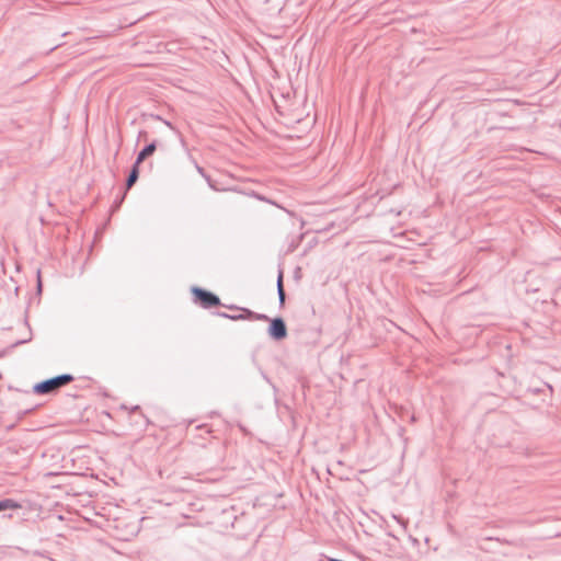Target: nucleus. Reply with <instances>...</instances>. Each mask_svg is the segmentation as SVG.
I'll return each mask as SVG.
<instances>
[{"label":"nucleus","mask_w":561,"mask_h":561,"mask_svg":"<svg viewBox=\"0 0 561 561\" xmlns=\"http://www.w3.org/2000/svg\"><path fill=\"white\" fill-rule=\"evenodd\" d=\"M73 380V376L70 374H62L44 381H41L34 386V392L37 394H47L55 390L70 383Z\"/></svg>","instance_id":"obj_1"},{"label":"nucleus","mask_w":561,"mask_h":561,"mask_svg":"<svg viewBox=\"0 0 561 561\" xmlns=\"http://www.w3.org/2000/svg\"><path fill=\"white\" fill-rule=\"evenodd\" d=\"M192 293L194 295L195 302L199 304L201 307L209 309L220 305L218 296L199 287H193Z\"/></svg>","instance_id":"obj_2"},{"label":"nucleus","mask_w":561,"mask_h":561,"mask_svg":"<svg viewBox=\"0 0 561 561\" xmlns=\"http://www.w3.org/2000/svg\"><path fill=\"white\" fill-rule=\"evenodd\" d=\"M230 309L240 310V313H233L229 314L226 312H219L218 314L222 318H227L230 320H262V321H270V318L266 314L262 313H255L247 308H239L237 306H230Z\"/></svg>","instance_id":"obj_3"},{"label":"nucleus","mask_w":561,"mask_h":561,"mask_svg":"<svg viewBox=\"0 0 561 561\" xmlns=\"http://www.w3.org/2000/svg\"><path fill=\"white\" fill-rule=\"evenodd\" d=\"M268 334L276 341L283 340L287 336L286 324L282 318H275L271 320Z\"/></svg>","instance_id":"obj_4"},{"label":"nucleus","mask_w":561,"mask_h":561,"mask_svg":"<svg viewBox=\"0 0 561 561\" xmlns=\"http://www.w3.org/2000/svg\"><path fill=\"white\" fill-rule=\"evenodd\" d=\"M157 149V142L152 141L147 145L137 156L135 163L140 164L146 158L151 156Z\"/></svg>","instance_id":"obj_5"},{"label":"nucleus","mask_w":561,"mask_h":561,"mask_svg":"<svg viewBox=\"0 0 561 561\" xmlns=\"http://www.w3.org/2000/svg\"><path fill=\"white\" fill-rule=\"evenodd\" d=\"M139 164L134 163L127 179H126V188L129 190L138 180L139 176Z\"/></svg>","instance_id":"obj_6"},{"label":"nucleus","mask_w":561,"mask_h":561,"mask_svg":"<svg viewBox=\"0 0 561 561\" xmlns=\"http://www.w3.org/2000/svg\"><path fill=\"white\" fill-rule=\"evenodd\" d=\"M21 508V504L12 499H3L0 501V512L5 510H18Z\"/></svg>","instance_id":"obj_7"},{"label":"nucleus","mask_w":561,"mask_h":561,"mask_svg":"<svg viewBox=\"0 0 561 561\" xmlns=\"http://www.w3.org/2000/svg\"><path fill=\"white\" fill-rule=\"evenodd\" d=\"M277 294H278L279 304L284 305V302H285V290H284V286H283V273H282V271L278 273V277H277Z\"/></svg>","instance_id":"obj_8"},{"label":"nucleus","mask_w":561,"mask_h":561,"mask_svg":"<svg viewBox=\"0 0 561 561\" xmlns=\"http://www.w3.org/2000/svg\"><path fill=\"white\" fill-rule=\"evenodd\" d=\"M404 529L407 528L408 522L404 520L402 517L393 515L392 516Z\"/></svg>","instance_id":"obj_9"},{"label":"nucleus","mask_w":561,"mask_h":561,"mask_svg":"<svg viewBox=\"0 0 561 561\" xmlns=\"http://www.w3.org/2000/svg\"><path fill=\"white\" fill-rule=\"evenodd\" d=\"M197 171L199 174H202L203 176H205V172H204V169L199 165L196 167Z\"/></svg>","instance_id":"obj_10"},{"label":"nucleus","mask_w":561,"mask_h":561,"mask_svg":"<svg viewBox=\"0 0 561 561\" xmlns=\"http://www.w3.org/2000/svg\"><path fill=\"white\" fill-rule=\"evenodd\" d=\"M141 136H146V131H140L139 137H141Z\"/></svg>","instance_id":"obj_11"}]
</instances>
